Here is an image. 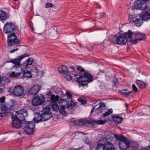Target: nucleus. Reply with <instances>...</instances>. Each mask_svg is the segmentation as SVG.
<instances>
[{"mask_svg":"<svg viewBox=\"0 0 150 150\" xmlns=\"http://www.w3.org/2000/svg\"><path fill=\"white\" fill-rule=\"evenodd\" d=\"M142 18H137L135 15H129L128 21L130 23H134L137 26H140L142 24L143 20L150 19V12L148 11L142 12L140 14Z\"/></svg>","mask_w":150,"mask_h":150,"instance_id":"f257e3e1","label":"nucleus"},{"mask_svg":"<svg viewBox=\"0 0 150 150\" xmlns=\"http://www.w3.org/2000/svg\"><path fill=\"white\" fill-rule=\"evenodd\" d=\"M71 102L69 104L66 102V99H62L60 100L59 105L60 106L59 111L60 113L64 116L67 115V112L65 110L66 108H69L72 109L76 106V104L72 101L69 100Z\"/></svg>","mask_w":150,"mask_h":150,"instance_id":"f03ea898","label":"nucleus"},{"mask_svg":"<svg viewBox=\"0 0 150 150\" xmlns=\"http://www.w3.org/2000/svg\"><path fill=\"white\" fill-rule=\"evenodd\" d=\"M138 146V144L136 142H129L127 139L125 141H123L119 142V146L121 150H125L128 149L132 150L134 148L137 147Z\"/></svg>","mask_w":150,"mask_h":150,"instance_id":"7ed1b4c3","label":"nucleus"},{"mask_svg":"<svg viewBox=\"0 0 150 150\" xmlns=\"http://www.w3.org/2000/svg\"><path fill=\"white\" fill-rule=\"evenodd\" d=\"M5 98L3 96L0 98V103H2L1 105V110L3 111V113L6 115H8L11 113V110H14V106L8 104L5 105L4 102Z\"/></svg>","mask_w":150,"mask_h":150,"instance_id":"20e7f679","label":"nucleus"},{"mask_svg":"<svg viewBox=\"0 0 150 150\" xmlns=\"http://www.w3.org/2000/svg\"><path fill=\"white\" fill-rule=\"evenodd\" d=\"M8 45L9 46H16L21 43L20 40L17 38L14 33L9 34L7 38Z\"/></svg>","mask_w":150,"mask_h":150,"instance_id":"39448f33","label":"nucleus"},{"mask_svg":"<svg viewBox=\"0 0 150 150\" xmlns=\"http://www.w3.org/2000/svg\"><path fill=\"white\" fill-rule=\"evenodd\" d=\"M29 55L28 54H24L18 57V58L12 59L8 61V63L11 62L14 64L13 68H18L20 67L21 61L24 58L28 57Z\"/></svg>","mask_w":150,"mask_h":150,"instance_id":"423d86ee","label":"nucleus"},{"mask_svg":"<svg viewBox=\"0 0 150 150\" xmlns=\"http://www.w3.org/2000/svg\"><path fill=\"white\" fill-rule=\"evenodd\" d=\"M16 29L17 30V26L14 23L11 22L6 23L3 28V31L5 33H11Z\"/></svg>","mask_w":150,"mask_h":150,"instance_id":"0eeeda50","label":"nucleus"},{"mask_svg":"<svg viewBox=\"0 0 150 150\" xmlns=\"http://www.w3.org/2000/svg\"><path fill=\"white\" fill-rule=\"evenodd\" d=\"M35 126V124L33 121L27 122L25 123L24 128V131L27 134H32L33 133L34 129Z\"/></svg>","mask_w":150,"mask_h":150,"instance_id":"6e6552de","label":"nucleus"},{"mask_svg":"<svg viewBox=\"0 0 150 150\" xmlns=\"http://www.w3.org/2000/svg\"><path fill=\"white\" fill-rule=\"evenodd\" d=\"M27 111L25 109H23L16 112L15 116L13 115L14 119L22 121L25 120V117L27 116Z\"/></svg>","mask_w":150,"mask_h":150,"instance_id":"1a4fd4ad","label":"nucleus"},{"mask_svg":"<svg viewBox=\"0 0 150 150\" xmlns=\"http://www.w3.org/2000/svg\"><path fill=\"white\" fill-rule=\"evenodd\" d=\"M147 7V3L144 0H138L134 4V8L136 9H140L144 10Z\"/></svg>","mask_w":150,"mask_h":150,"instance_id":"9d476101","label":"nucleus"},{"mask_svg":"<svg viewBox=\"0 0 150 150\" xmlns=\"http://www.w3.org/2000/svg\"><path fill=\"white\" fill-rule=\"evenodd\" d=\"M13 94L14 96L18 97H23L24 96V90L23 87L21 86H15L13 91Z\"/></svg>","mask_w":150,"mask_h":150,"instance_id":"9b49d317","label":"nucleus"},{"mask_svg":"<svg viewBox=\"0 0 150 150\" xmlns=\"http://www.w3.org/2000/svg\"><path fill=\"white\" fill-rule=\"evenodd\" d=\"M45 100L44 96L40 95L34 98L33 100L32 104L34 106H36L40 105L42 103L44 104L45 103Z\"/></svg>","mask_w":150,"mask_h":150,"instance_id":"f8f14e48","label":"nucleus"},{"mask_svg":"<svg viewBox=\"0 0 150 150\" xmlns=\"http://www.w3.org/2000/svg\"><path fill=\"white\" fill-rule=\"evenodd\" d=\"M92 76L88 73L84 72L83 75L81 76V82H86L88 83L93 81Z\"/></svg>","mask_w":150,"mask_h":150,"instance_id":"ddd939ff","label":"nucleus"},{"mask_svg":"<svg viewBox=\"0 0 150 150\" xmlns=\"http://www.w3.org/2000/svg\"><path fill=\"white\" fill-rule=\"evenodd\" d=\"M118 45H124L127 42V39L126 35L123 34H120L117 36Z\"/></svg>","mask_w":150,"mask_h":150,"instance_id":"4468645a","label":"nucleus"},{"mask_svg":"<svg viewBox=\"0 0 150 150\" xmlns=\"http://www.w3.org/2000/svg\"><path fill=\"white\" fill-rule=\"evenodd\" d=\"M41 87L38 85H35L31 87L29 90V93L32 95H35L40 90Z\"/></svg>","mask_w":150,"mask_h":150,"instance_id":"2eb2a0df","label":"nucleus"},{"mask_svg":"<svg viewBox=\"0 0 150 150\" xmlns=\"http://www.w3.org/2000/svg\"><path fill=\"white\" fill-rule=\"evenodd\" d=\"M30 69L26 68H21V74H23V77L25 78H29L32 77Z\"/></svg>","mask_w":150,"mask_h":150,"instance_id":"dca6fc26","label":"nucleus"},{"mask_svg":"<svg viewBox=\"0 0 150 150\" xmlns=\"http://www.w3.org/2000/svg\"><path fill=\"white\" fill-rule=\"evenodd\" d=\"M33 58H30L25 62L21 65V68L30 69L33 62Z\"/></svg>","mask_w":150,"mask_h":150,"instance_id":"f3484780","label":"nucleus"},{"mask_svg":"<svg viewBox=\"0 0 150 150\" xmlns=\"http://www.w3.org/2000/svg\"><path fill=\"white\" fill-rule=\"evenodd\" d=\"M58 71L60 73L65 74H68L69 73V68L64 65H62L58 68Z\"/></svg>","mask_w":150,"mask_h":150,"instance_id":"a211bd4d","label":"nucleus"},{"mask_svg":"<svg viewBox=\"0 0 150 150\" xmlns=\"http://www.w3.org/2000/svg\"><path fill=\"white\" fill-rule=\"evenodd\" d=\"M112 118L114 122L117 124L121 123L123 120V118L117 114L112 115Z\"/></svg>","mask_w":150,"mask_h":150,"instance_id":"6ab92c4d","label":"nucleus"},{"mask_svg":"<svg viewBox=\"0 0 150 150\" xmlns=\"http://www.w3.org/2000/svg\"><path fill=\"white\" fill-rule=\"evenodd\" d=\"M12 119H13L12 125L13 127L16 128H19L21 125V121L18 120L14 119V118H13V117H12Z\"/></svg>","mask_w":150,"mask_h":150,"instance_id":"aec40b11","label":"nucleus"},{"mask_svg":"<svg viewBox=\"0 0 150 150\" xmlns=\"http://www.w3.org/2000/svg\"><path fill=\"white\" fill-rule=\"evenodd\" d=\"M100 105L98 108H96V110L97 111L96 113L99 114L101 113L103 111L104 108L105 106V103L102 101L100 102L99 103Z\"/></svg>","mask_w":150,"mask_h":150,"instance_id":"412c9836","label":"nucleus"},{"mask_svg":"<svg viewBox=\"0 0 150 150\" xmlns=\"http://www.w3.org/2000/svg\"><path fill=\"white\" fill-rule=\"evenodd\" d=\"M104 145L105 150H114L113 145L110 142L106 141Z\"/></svg>","mask_w":150,"mask_h":150,"instance_id":"4be33fe9","label":"nucleus"},{"mask_svg":"<svg viewBox=\"0 0 150 150\" xmlns=\"http://www.w3.org/2000/svg\"><path fill=\"white\" fill-rule=\"evenodd\" d=\"M114 136L116 139L119 141V142L123 141H125L126 139H127L122 134H114Z\"/></svg>","mask_w":150,"mask_h":150,"instance_id":"5701e85b","label":"nucleus"},{"mask_svg":"<svg viewBox=\"0 0 150 150\" xmlns=\"http://www.w3.org/2000/svg\"><path fill=\"white\" fill-rule=\"evenodd\" d=\"M91 120H79L78 123V125L79 126H87L88 125L91 124Z\"/></svg>","mask_w":150,"mask_h":150,"instance_id":"b1692460","label":"nucleus"},{"mask_svg":"<svg viewBox=\"0 0 150 150\" xmlns=\"http://www.w3.org/2000/svg\"><path fill=\"white\" fill-rule=\"evenodd\" d=\"M42 114H40V113H36L33 118V120L36 122H38L42 120Z\"/></svg>","mask_w":150,"mask_h":150,"instance_id":"393cba45","label":"nucleus"},{"mask_svg":"<svg viewBox=\"0 0 150 150\" xmlns=\"http://www.w3.org/2000/svg\"><path fill=\"white\" fill-rule=\"evenodd\" d=\"M7 13L2 10H0V20L3 21L7 19Z\"/></svg>","mask_w":150,"mask_h":150,"instance_id":"a878e982","label":"nucleus"},{"mask_svg":"<svg viewBox=\"0 0 150 150\" xmlns=\"http://www.w3.org/2000/svg\"><path fill=\"white\" fill-rule=\"evenodd\" d=\"M120 91L122 94L124 95L126 97H127V96H129L130 98L132 97V95H129L130 93L132 92V91H128L127 88L122 90Z\"/></svg>","mask_w":150,"mask_h":150,"instance_id":"bb28decb","label":"nucleus"},{"mask_svg":"<svg viewBox=\"0 0 150 150\" xmlns=\"http://www.w3.org/2000/svg\"><path fill=\"white\" fill-rule=\"evenodd\" d=\"M106 122V120H91V124L93 125H95L97 124L98 125H103L105 124V122Z\"/></svg>","mask_w":150,"mask_h":150,"instance_id":"cd10ccee","label":"nucleus"},{"mask_svg":"<svg viewBox=\"0 0 150 150\" xmlns=\"http://www.w3.org/2000/svg\"><path fill=\"white\" fill-rule=\"evenodd\" d=\"M108 41H110L111 42L114 44L118 45L117 41V36L116 35H113L109 38Z\"/></svg>","mask_w":150,"mask_h":150,"instance_id":"c85d7f7f","label":"nucleus"},{"mask_svg":"<svg viewBox=\"0 0 150 150\" xmlns=\"http://www.w3.org/2000/svg\"><path fill=\"white\" fill-rule=\"evenodd\" d=\"M42 120L43 121H46L52 117V115L51 113H42Z\"/></svg>","mask_w":150,"mask_h":150,"instance_id":"c756f323","label":"nucleus"},{"mask_svg":"<svg viewBox=\"0 0 150 150\" xmlns=\"http://www.w3.org/2000/svg\"><path fill=\"white\" fill-rule=\"evenodd\" d=\"M134 38H138L139 39H144V40L146 39L145 35L144 34H142L139 33H134Z\"/></svg>","mask_w":150,"mask_h":150,"instance_id":"7c9ffc66","label":"nucleus"},{"mask_svg":"<svg viewBox=\"0 0 150 150\" xmlns=\"http://www.w3.org/2000/svg\"><path fill=\"white\" fill-rule=\"evenodd\" d=\"M112 133L109 131H107L104 134V135L105 136L104 138L105 140H110L112 138L111 136Z\"/></svg>","mask_w":150,"mask_h":150,"instance_id":"2f4dec72","label":"nucleus"},{"mask_svg":"<svg viewBox=\"0 0 150 150\" xmlns=\"http://www.w3.org/2000/svg\"><path fill=\"white\" fill-rule=\"evenodd\" d=\"M136 83L140 88H143L146 86L145 83L141 80H137L136 81Z\"/></svg>","mask_w":150,"mask_h":150,"instance_id":"473e14b6","label":"nucleus"},{"mask_svg":"<svg viewBox=\"0 0 150 150\" xmlns=\"http://www.w3.org/2000/svg\"><path fill=\"white\" fill-rule=\"evenodd\" d=\"M51 109L50 106L48 105H47L42 110V113L47 114V113H51L50 112Z\"/></svg>","mask_w":150,"mask_h":150,"instance_id":"72a5a7b5","label":"nucleus"},{"mask_svg":"<svg viewBox=\"0 0 150 150\" xmlns=\"http://www.w3.org/2000/svg\"><path fill=\"white\" fill-rule=\"evenodd\" d=\"M135 33L132 32L131 30H129L128 32H125V34L126 35V36H127L128 38L129 39H132V36H133L134 38V33Z\"/></svg>","mask_w":150,"mask_h":150,"instance_id":"f704fd0d","label":"nucleus"},{"mask_svg":"<svg viewBox=\"0 0 150 150\" xmlns=\"http://www.w3.org/2000/svg\"><path fill=\"white\" fill-rule=\"evenodd\" d=\"M96 150H105L104 144H98L97 145Z\"/></svg>","mask_w":150,"mask_h":150,"instance_id":"c9c22d12","label":"nucleus"},{"mask_svg":"<svg viewBox=\"0 0 150 150\" xmlns=\"http://www.w3.org/2000/svg\"><path fill=\"white\" fill-rule=\"evenodd\" d=\"M59 96L58 95L55 96L54 95H51V99L53 103L54 102L59 100Z\"/></svg>","mask_w":150,"mask_h":150,"instance_id":"e433bc0d","label":"nucleus"},{"mask_svg":"<svg viewBox=\"0 0 150 150\" xmlns=\"http://www.w3.org/2000/svg\"><path fill=\"white\" fill-rule=\"evenodd\" d=\"M21 74L20 72L17 73L16 74L15 73V72L12 71L10 74L9 75V76L11 77H16L18 76H20Z\"/></svg>","mask_w":150,"mask_h":150,"instance_id":"4c0bfd02","label":"nucleus"},{"mask_svg":"<svg viewBox=\"0 0 150 150\" xmlns=\"http://www.w3.org/2000/svg\"><path fill=\"white\" fill-rule=\"evenodd\" d=\"M81 76L82 75L81 74H75L74 75V77L77 79V82H81Z\"/></svg>","mask_w":150,"mask_h":150,"instance_id":"58836bf2","label":"nucleus"},{"mask_svg":"<svg viewBox=\"0 0 150 150\" xmlns=\"http://www.w3.org/2000/svg\"><path fill=\"white\" fill-rule=\"evenodd\" d=\"M79 82V86L81 89H82L83 88H86L88 86V84L83 83Z\"/></svg>","mask_w":150,"mask_h":150,"instance_id":"ea45409f","label":"nucleus"},{"mask_svg":"<svg viewBox=\"0 0 150 150\" xmlns=\"http://www.w3.org/2000/svg\"><path fill=\"white\" fill-rule=\"evenodd\" d=\"M52 107L53 110L54 111H57L59 109L58 105L56 103H53Z\"/></svg>","mask_w":150,"mask_h":150,"instance_id":"a19ab883","label":"nucleus"},{"mask_svg":"<svg viewBox=\"0 0 150 150\" xmlns=\"http://www.w3.org/2000/svg\"><path fill=\"white\" fill-rule=\"evenodd\" d=\"M3 78L5 79H3L2 83L5 85L6 84H8L9 82V80L6 76H3Z\"/></svg>","mask_w":150,"mask_h":150,"instance_id":"79ce46f5","label":"nucleus"},{"mask_svg":"<svg viewBox=\"0 0 150 150\" xmlns=\"http://www.w3.org/2000/svg\"><path fill=\"white\" fill-rule=\"evenodd\" d=\"M113 83V85L114 87H116L118 86L119 82L118 81L117 79L116 78H114L112 80Z\"/></svg>","mask_w":150,"mask_h":150,"instance_id":"37998d69","label":"nucleus"},{"mask_svg":"<svg viewBox=\"0 0 150 150\" xmlns=\"http://www.w3.org/2000/svg\"><path fill=\"white\" fill-rule=\"evenodd\" d=\"M66 95L67 96V98L69 100H72V95L68 91H67L66 92Z\"/></svg>","mask_w":150,"mask_h":150,"instance_id":"c03bdc74","label":"nucleus"},{"mask_svg":"<svg viewBox=\"0 0 150 150\" xmlns=\"http://www.w3.org/2000/svg\"><path fill=\"white\" fill-rule=\"evenodd\" d=\"M54 6L53 4L49 2H47L45 4V8H49L53 7Z\"/></svg>","mask_w":150,"mask_h":150,"instance_id":"a18cd8bd","label":"nucleus"},{"mask_svg":"<svg viewBox=\"0 0 150 150\" xmlns=\"http://www.w3.org/2000/svg\"><path fill=\"white\" fill-rule=\"evenodd\" d=\"M78 100L81 102L82 105H85L86 104V101L84 99L79 98L78 99Z\"/></svg>","mask_w":150,"mask_h":150,"instance_id":"49530a36","label":"nucleus"},{"mask_svg":"<svg viewBox=\"0 0 150 150\" xmlns=\"http://www.w3.org/2000/svg\"><path fill=\"white\" fill-rule=\"evenodd\" d=\"M77 69L79 71L82 72H85V69L81 66H77Z\"/></svg>","mask_w":150,"mask_h":150,"instance_id":"de8ad7c7","label":"nucleus"},{"mask_svg":"<svg viewBox=\"0 0 150 150\" xmlns=\"http://www.w3.org/2000/svg\"><path fill=\"white\" fill-rule=\"evenodd\" d=\"M132 87L133 90L135 92H137L138 91V89L135 84H133L132 85Z\"/></svg>","mask_w":150,"mask_h":150,"instance_id":"09e8293b","label":"nucleus"},{"mask_svg":"<svg viewBox=\"0 0 150 150\" xmlns=\"http://www.w3.org/2000/svg\"><path fill=\"white\" fill-rule=\"evenodd\" d=\"M99 18H101L105 16V15L106 13H105L103 12V13H99Z\"/></svg>","mask_w":150,"mask_h":150,"instance_id":"8fccbe9b","label":"nucleus"},{"mask_svg":"<svg viewBox=\"0 0 150 150\" xmlns=\"http://www.w3.org/2000/svg\"><path fill=\"white\" fill-rule=\"evenodd\" d=\"M66 78L67 80L70 81L72 79V77L70 75H68L67 76Z\"/></svg>","mask_w":150,"mask_h":150,"instance_id":"3c124183","label":"nucleus"},{"mask_svg":"<svg viewBox=\"0 0 150 150\" xmlns=\"http://www.w3.org/2000/svg\"><path fill=\"white\" fill-rule=\"evenodd\" d=\"M18 50V48H16V49H14L11 50L10 51V52L11 53H12L17 51Z\"/></svg>","mask_w":150,"mask_h":150,"instance_id":"603ef678","label":"nucleus"},{"mask_svg":"<svg viewBox=\"0 0 150 150\" xmlns=\"http://www.w3.org/2000/svg\"><path fill=\"white\" fill-rule=\"evenodd\" d=\"M130 42L133 45L137 43L136 39L135 40H132L130 41Z\"/></svg>","mask_w":150,"mask_h":150,"instance_id":"864d4df0","label":"nucleus"},{"mask_svg":"<svg viewBox=\"0 0 150 150\" xmlns=\"http://www.w3.org/2000/svg\"><path fill=\"white\" fill-rule=\"evenodd\" d=\"M30 27L31 28V29L32 30V31H33V23L32 22H31L30 23Z\"/></svg>","mask_w":150,"mask_h":150,"instance_id":"5fc2aeb1","label":"nucleus"},{"mask_svg":"<svg viewBox=\"0 0 150 150\" xmlns=\"http://www.w3.org/2000/svg\"><path fill=\"white\" fill-rule=\"evenodd\" d=\"M16 34H18V35H21V30H17V32H16Z\"/></svg>","mask_w":150,"mask_h":150,"instance_id":"6e6d98bb","label":"nucleus"},{"mask_svg":"<svg viewBox=\"0 0 150 150\" xmlns=\"http://www.w3.org/2000/svg\"><path fill=\"white\" fill-rule=\"evenodd\" d=\"M109 115V114L108 112H105L103 114V116L104 117H106L107 116H108Z\"/></svg>","mask_w":150,"mask_h":150,"instance_id":"4d7b16f0","label":"nucleus"},{"mask_svg":"<svg viewBox=\"0 0 150 150\" xmlns=\"http://www.w3.org/2000/svg\"><path fill=\"white\" fill-rule=\"evenodd\" d=\"M137 43L139 42L140 41L144 40V39H139V38L136 39Z\"/></svg>","mask_w":150,"mask_h":150,"instance_id":"13d9d810","label":"nucleus"},{"mask_svg":"<svg viewBox=\"0 0 150 150\" xmlns=\"http://www.w3.org/2000/svg\"><path fill=\"white\" fill-rule=\"evenodd\" d=\"M108 113H109V115L112 113V109H109L108 110Z\"/></svg>","mask_w":150,"mask_h":150,"instance_id":"bf43d9fd","label":"nucleus"},{"mask_svg":"<svg viewBox=\"0 0 150 150\" xmlns=\"http://www.w3.org/2000/svg\"><path fill=\"white\" fill-rule=\"evenodd\" d=\"M97 106V105H96L93 107L92 109L91 110V113H92L94 111L95 107Z\"/></svg>","mask_w":150,"mask_h":150,"instance_id":"052dcab7","label":"nucleus"},{"mask_svg":"<svg viewBox=\"0 0 150 150\" xmlns=\"http://www.w3.org/2000/svg\"><path fill=\"white\" fill-rule=\"evenodd\" d=\"M5 79L3 78V77H1L0 76V83H2L3 79Z\"/></svg>","mask_w":150,"mask_h":150,"instance_id":"680f3d73","label":"nucleus"},{"mask_svg":"<svg viewBox=\"0 0 150 150\" xmlns=\"http://www.w3.org/2000/svg\"><path fill=\"white\" fill-rule=\"evenodd\" d=\"M4 90L2 88H0V93H2L4 92Z\"/></svg>","mask_w":150,"mask_h":150,"instance_id":"e2e57ef3","label":"nucleus"},{"mask_svg":"<svg viewBox=\"0 0 150 150\" xmlns=\"http://www.w3.org/2000/svg\"><path fill=\"white\" fill-rule=\"evenodd\" d=\"M3 116V113L2 112H0V119Z\"/></svg>","mask_w":150,"mask_h":150,"instance_id":"0e129e2a","label":"nucleus"},{"mask_svg":"<svg viewBox=\"0 0 150 150\" xmlns=\"http://www.w3.org/2000/svg\"><path fill=\"white\" fill-rule=\"evenodd\" d=\"M70 67L72 69H73V70H74L75 69V67H73V66H70Z\"/></svg>","mask_w":150,"mask_h":150,"instance_id":"69168bd1","label":"nucleus"},{"mask_svg":"<svg viewBox=\"0 0 150 150\" xmlns=\"http://www.w3.org/2000/svg\"><path fill=\"white\" fill-rule=\"evenodd\" d=\"M125 106H126V108H127L128 107V105L127 103H126Z\"/></svg>","mask_w":150,"mask_h":150,"instance_id":"338daca9","label":"nucleus"},{"mask_svg":"<svg viewBox=\"0 0 150 150\" xmlns=\"http://www.w3.org/2000/svg\"><path fill=\"white\" fill-rule=\"evenodd\" d=\"M83 133L84 134H86L85 133Z\"/></svg>","mask_w":150,"mask_h":150,"instance_id":"774afa93","label":"nucleus"}]
</instances>
